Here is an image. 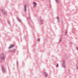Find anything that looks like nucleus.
Segmentation results:
<instances>
[{
    "label": "nucleus",
    "instance_id": "nucleus-6",
    "mask_svg": "<svg viewBox=\"0 0 78 78\" xmlns=\"http://www.w3.org/2000/svg\"><path fill=\"white\" fill-rule=\"evenodd\" d=\"M14 47V45L13 44H11V45H10L9 47V48H11Z\"/></svg>",
    "mask_w": 78,
    "mask_h": 78
},
{
    "label": "nucleus",
    "instance_id": "nucleus-14",
    "mask_svg": "<svg viewBox=\"0 0 78 78\" xmlns=\"http://www.w3.org/2000/svg\"><path fill=\"white\" fill-rule=\"evenodd\" d=\"M27 19H28V20H30V19H31V18H30V17H29V18H27Z\"/></svg>",
    "mask_w": 78,
    "mask_h": 78
},
{
    "label": "nucleus",
    "instance_id": "nucleus-17",
    "mask_svg": "<svg viewBox=\"0 0 78 78\" xmlns=\"http://www.w3.org/2000/svg\"><path fill=\"white\" fill-rule=\"evenodd\" d=\"M67 32L66 31V32H65L66 35V34H67Z\"/></svg>",
    "mask_w": 78,
    "mask_h": 78
},
{
    "label": "nucleus",
    "instance_id": "nucleus-26",
    "mask_svg": "<svg viewBox=\"0 0 78 78\" xmlns=\"http://www.w3.org/2000/svg\"><path fill=\"white\" fill-rule=\"evenodd\" d=\"M61 40H60L59 42H61Z\"/></svg>",
    "mask_w": 78,
    "mask_h": 78
},
{
    "label": "nucleus",
    "instance_id": "nucleus-11",
    "mask_svg": "<svg viewBox=\"0 0 78 78\" xmlns=\"http://www.w3.org/2000/svg\"><path fill=\"white\" fill-rule=\"evenodd\" d=\"M4 15H6L7 14V12H4Z\"/></svg>",
    "mask_w": 78,
    "mask_h": 78
},
{
    "label": "nucleus",
    "instance_id": "nucleus-5",
    "mask_svg": "<svg viewBox=\"0 0 78 78\" xmlns=\"http://www.w3.org/2000/svg\"><path fill=\"white\" fill-rule=\"evenodd\" d=\"M24 11L25 12H26V11H27V5H25L24 6Z\"/></svg>",
    "mask_w": 78,
    "mask_h": 78
},
{
    "label": "nucleus",
    "instance_id": "nucleus-12",
    "mask_svg": "<svg viewBox=\"0 0 78 78\" xmlns=\"http://www.w3.org/2000/svg\"><path fill=\"white\" fill-rule=\"evenodd\" d=\"M57 19L58 20V22H59V17H57Z\"/></svg>",
    "mask_w": 78,
    "mask_h": 78
},
{
    "label": "nucleus",
    "instance_id": "nucleus-23",
    "mask_svg": "<svg viewBox=\"0 0 78 78\" xmlns=\"http://www.w3.org/2000/svg\"><path fill=\"white\" fill-rule=\"evenodd\" d=\"M76 50L78 51V47L76 48Z\"/></svg>",
    "mask_w": 78,
    "mask_h": 78
},
{
    "label": "nucleus",
    "instance_id": "nucleus-15",
    "mask_svg": "<svg viewBox=\"0 0 78 78\" xmlns=\"http://www.w3.org/2000/svg\"><path fill=\"white\" fill-rule=\"evenodd\" d=\"M63 36V34H62V35H61V39H62V37Z\"/></svg>",
    "mask_w": 78,
    "mask_h": 78
},
{
    "label": "nucleus",
    "instance_id": "nucleus-7",
    "mask_svg": "<svg viewBox=\"0 0 78 78\" xmlns=\"http://www.w3.org/2000/svg\"><path fill=\"white\" fill-rule=\"evenodd\" d=\"M44 75H45V77H47V76H48V75H47V74L45 72L44 73Z\"/></svg>",
    "mask_w": 78,
    "mask_h": 78
},
{
    "label": "nucleus",
    "instance_id": "nucleus-4",
    "mask_svg": "<svg viewBox=\"0 0 78 78\" xmlns=\"http://www.w3.org/2000/svg\"><path fill=\"white\" fill-rule=\"evenodd\" d=\"M1 69L2 73H5V69L4 67L3 66H2L1 67Z\"/></svg>",
    "mask_w": 78,
    "mask_h": 78
},
{
    "label": "nucleus",
    "instance_id": "nucleus-9",
    "mask_svg": "<svg viewBox=\"0 0 78 78\" xmlns=\"http://www.w3.org/2000/svg\"><path fill=\"white\" fill-rule=\"evenodd\" d=\"M34 4L35 6H37L36 5H37V3H36L35 2H34Z\"/></svg>",
    "mask_w": 78,
    "mask_h": 78
},
{
    "label": "nucleus",
    "instance_id": "nucleus-1",
    "mask_svg": "<svg viewBox=\"0 0 78 78\" xmlns=\"http://www.w3.org/2000/svg\"><path fill=\"white\" fill-rule=\"evenodd\" d=\"M62 65L63 67H65V60H63L62 62Z\"/></svg>",
    "mask_w": 78,
    "mask_h": 78
},
{
    "label": "nucleus",
    "instance_id": "nucleus-20",
    "mask_svg": "<svg viewBox=\"0 0 78 78\" xmlns=\"http://www.w3.org/2000/svg\"><path fill=\"white\" fill-rule=\"evenodd\" d=\"M8 23H9V25H10V22H9V21H8Z\"/></svg>",
    "mask_w": 78,
    "mask_h": 78
},
{
    "label": "nucleus",
    "instance_id": "nucleus-24",
    "mask_svg": "<svg viewBox=\"0 0 78 78\" xmlns=\"http://www.w3.org/2000/svg\"><path fill=\"white\" fill-rule=\"evenodd\" d=\"M76 67H77V69H78V66H77V65H76Z\"/></svg>",
    "mask_w": 78,
    "mask_h": 78
},
{
    "label": "nucleus",
    "instance_id": "nucleus-21",
    "mask_svg": "<svg viewBox=\"0 0 78 78\" xmlns=\"http://www.w3.org/2000/svg\"><path fill=\"white\" fill-rule=\"evenodd\" d=\"M59 66V65H58V64H57V67H58Z\"/></svg>",
    "mask_w": 78,
    "mask_h": 78
},
{
    "label": "nucleus",
    "instance_id": "nucleus-22",
    "mask_svg": "<svg viewBox=\"0 0 78 78\" xmlns=\"http://www.w3.org/2000/svg\"><path fill=\"white\" fill-rule=\"evenodd\" d=\"M16 64L17 65H18V62H17V61H16Z\"/></svg>",
    "mask_w": 78,
    "mask_h": 78
},
{
    "label": "nucleus",
    "instance_id": "nucleus-10",
    "mask_svg": "<svg viewBox=\"0 0 78 78\" xmlns=\"http://www.w3.org/2000/svg\"><path fill=\"white\" fill-rule=\"evenodd\" d=\"M17 19L18 22H21V20H20L18 18H17Z\"/></svg>",
    "mask_w": 78,
    "mask_h": 78
},
{
    "label": "nucleus",
    "instance_id": "nucleus-3",
    "mask_svg": "<svg viewBox=\"0 0 78 78\" xmlns=\"http://www.w3.org/2000/svg\"><path fill=\"white\" fill-rule=\"evenodd\" d=\"M39 19L40 21V24L42 25L43 24V20L41 19V17H40Z\"/></svg>",
    "mask_w": 78,
    "mask_h": 78
},
{
    "label": "nucleus",
    "instance_id": "nucleus-2",
    "mask_svg": "<svg viewBox=\"0 0 78 78\" xmlns=\"http://www.w3.org/2000/svg\"><path fill=\"white\" fill-rule=\"evenodd\" d=\"M0 58L2 60H3L5 59V56H4L3 53H2V54H1Z\"/></svg>",
    "mask_w": 78,
    "mask_h": 78
},
{
    "label": "nucleus",
    "instance_id": "nucleus-19",
    "mask_svg": "<svg viewBox=\"0 0 78 78\" xmlns=\"http://www.w3.org/2000/svg\"><path fill=\"white\" fill-rule=\"evenodd\" d=\"M1 11H2V12L3 13V9H2L1 10Z\"/></svg>",
    "mask_w": 78,
    "mask_h": 78
},
{
    "label": "nucleus",
    "instance_id": "nucleus-16",
    "mask_svg": "<svg viewBox=\"0 0 78 78\" xmlns=\"http://www.w3.org/2000/svg\"><path fill=\"white\" fill-rule=\"evenodd\" d=\"M37 41H40V39L39 38H38Z\"/></svg>",
    "mask_w": 78,
    "mask_h": 78
},
{
    "label": "nucleus",
    "instance_id": "nucleus-25",
    "mask_svg": "<svg viewBox=\"0 0 78 78\" xmlns=\"http://www.w3.org/2000/svg\"><path fill=\"white\" fill-rule=\"evenodd\" d=\"M70 44H71V45H72V42H71L70 43Z\"/></svg>",
    "mask_w": 78,
    "mask_h": 78
},
{
    "label": "nucleus",
    "instance_id": "nucleus-8",
    "mask_svg": "<svg viewBox=\"0 0 78 78\" xmlns=\"http://www.w3.org/2000/svg\"><path fill=\"white\" fill-rule=\"evenodd\" d=\"M55 1L57 3H59L60 2L59 0H55Z\"/></svg>",
    "mask_w": 78,
    "mask_h": 78
},
{
    "label": "nucleus",
    "instance_id": "nucleus-18",
    "mask_svg": "<svg viewBox=\"0 0 78 78\" xmlns=\"http://www.w3.org/2000/svg\"><path fill=\"white\" fill-rule=\"evenodd\" d=\"M73 33L74 34V33H75V31H73Z\"/></svg>",
    "mask_w": 78,
    "mask_h": 78
},
{
    "label": "nucleus",
    "instance_id": "nucleus-13",
    "mask_svg": "<svg viewBox=\"0 0 78 78\" xmlns=\"http://www.w3.org/2000/svg\"><path fill=\"white\" fill-rule=\"evenodd\" d=\"M12 52H14L15 51V49H13L12 50Z\"/></svg>",
    "mask_w": 78,
    "mask_h": 78
}]
</instances>
